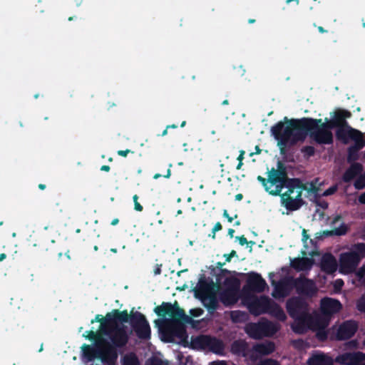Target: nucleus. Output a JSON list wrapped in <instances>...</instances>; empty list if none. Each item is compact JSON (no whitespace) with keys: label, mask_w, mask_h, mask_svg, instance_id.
Instances as JSON below:
<instances>
[{"label":"nucleus","mask_w":365,"mask_h":365,"mask_svg":"<svg viewBox=\"0 0 365 365\" xmlns=\"http://www.w3.org/2000/svg\"><path fill=\"white\" fill-rule=\"evenodd\" d=\"M264 336H272L279 329V326L274 322L266 320L261 322Z\"/></svg>","instance_id":"nucleus-34"},{"label":"nucleus","mask_w":365,"mask_h":365,"mask_svg":"<svg viewBox=\"0 0 365 365\" xmlns=\"http://www.w3.org/2000/svg\"><path fill=\"white\" fill-rule=\"evenodd\" d=\"M223 284L225 289L239 292L240 289V281L235 277H229L225 278Z\"/></svg>","instance_id":"nucleus-36"},{"label":"nucleus","mask_w":365,"mask_h":365,"mask_svg":"<svg viewBox=\"0 0 365 365\" xmlns=\"http://www.w3.org/2000/svg\"><path fill=\"white\" fill-rule=\"evenodd\" d=\"M130 153H133V152L129 149H126L125 150H120L118 151V155L120 156H122V157H126L128 155V154Z\"/></svg>","instance_id":"nucleus-57"},{"label":"nucleus","mask_w":365,"mask_h":365,"mask_svg":"<svg viewBox=\"0 0 365 365\" xmlns=\"http://www.w3.org/2000/svg\"><path fill=\"white\" fill-rule=\"evenodd\" d=\"M365 146V140L361 138L354 141V145H350L347 149V162L349 163H356L359 159V151Z\"/></svg>","instance_id":"nucleus-22"},{"label":"nucleus","mask_w":365,"mask_h":365,"mask_svg":"<svg viewBox=\"0 0 365 365\" xmlns=\"http://www.w3.org/2000/svg\"><path fill=\"white\" fill-rule=\"evenodd\" d=\"M356 189L361 190L365 187V180L364 178H362L361 175L359 178H357L354 184Z\"/></svg>","instance_id":"nucleus-47"},{"label":"nucleus","mask_w":365,"mask_h":365,"mask_svg":"<svg viewBox=\"0 0 365 365\" xmlns=\"http://www.w3.org/2000/svg\"><path fill=\"white\" fill-rule=\"evenodd\" d=\"M271 300L272 299L266 296L252 299L247 304L249 312L255 316L266 314L267 312L268 307L270 306Z\"/></svg>","instance_id":"nucleus-15"},{"label":"nucleus","mask_w":365,"mask_h":365,"mask_svg":"<svg viewBox=\"0 0 365 365\" xmlns=\"http://www.w3.org/2000/svg\"><path fill=\"white\" fill-rule=\"evenodd\" d=\"M122 365H140V361L135 353L130 352L123 357Z\"/></svg>","instance_id":"nucleus-38"},{"label":"nucleus","mask_w":365,"mask_h":365,"mask_svg":"<svg viewBox=\"0 0 365 365\" xmlns=\"http://www.w3.org/2000/svg\"><path fill=\"white\" fill-rule=\"evenodd\" d=\"M363 171V165L359 163H351V165L342 175V180L344 182H350L356 176Z\"/></svg>","instance_id":"nucleus-25"},{"label":"nucleus","mask_w":365,"mask_h":365,"mask_svg":"<svg viewBox=\"0 0 365 365\" xmlns=\"http://www.w3.org/2000/svg\"><path fill=\"white\" fill-rule=\"evenodd\" d=\"M356 308L361 313H365V292L356 302Z\"/></svg>","instance_id":"nucleus-41"},{"label":"nucleus","mask_w":365,"mask_h":365,"mask_svg":"<svg viewBox=\"0 0 365 365\" xmlns=\"http://www.w3.org/2000/svg\"><path fill=\"white\" fill-rule=\"evenodd\" d=\"M245 154V152L244 150H240V155L239 156L237 157V160L239 161V162H242L243 159H244V155Z\"/></svg>","instance_id":"nucleus-61"},{"label":"nucleus","mask_w":365,"mask_h":365,"mask_svg":"<svg viewBox=\"0 0 365 365\" xmlns=\"http://www.w3.org/2000/svg\"><path fill=\"white\" fill-rule=\"evenodd\" d=\"M231 350L235 354L242 356H248L247 344L244 341H235L231 346Z\"/></svg>","instance_id":"nucleus-35"},{"label":"nucleus","mask_w":365,"mask_h":365,"mask_svg":"<svg viewBox=\"0 0 365 365\" xmlns=\"http://www.w3.org/2000/svg\"><path fill=\"white\" fill-rule=\"evenodd\" d=\"M336 137L338 140L342 141L344 144H346L349 139L356 141L363 138V134L359 130L354 129L347 125L337 128V130H336Z\"/></svg>","instance_id":"nucleus-16"},{"label":"nucleus","mask_w":365,"mask_h":365,"mask_svg":"<svg viewBox=\"0 0 365 365\" xmlns=\"http://www.w3.org/2000/svg\"><path fill=\"white\" fill-rule=\"evenodd\" d=\"M351 116V113L350 111L344 109H337L334 113L331 123L334 124L335 128L345 126L348 125L346 119L350 118Z\"/></svg>","instance_id":"nucleus-24"},{"label":"nucleus","mask_w":365,"mask_h":365,"mask_svg":"<svg viewBox=\"0 0 365 365\" xmlns=\"http://www.w3.org/2000/svg\"><path fill=\"white\" fill-rule=\"evenodd\" d=\"M321 269L327 274H333L337 269V262L331 253L324 254L321 259Z\"/></svg>","instance_id":"nucleus-21"},{"label":"nucleus","mask_w":365,"mask_h":365,"mask_svg":"<svg viewBox=\"0 0 365 365\" xmlns=\"http://www.w3.org/2000/svg\"><path fill=\"white\" fill-rule=\"evenodd\" d=\"M314 264V260L309 257H297L292 261V267L297 271L309 270Z\"/></svg>","instance_id":"nucleus-26"},{"label":"nucleus","mask_w":365,"mask_h":365,"mask_svg":"<svg viewBox=\"0 0 365 365\" xmlns=\"http://www.w3.org/2000/svg\"><path fill=\"white\" fill-rule=\"evenodd\" d=\"M361 259L360 255L356 252L342 253L339 258V270L341 273L353 272Z\"/></svg>","instance_id":"nucleus-9"},{"label":"nucleus","mask_w":365,"mask_h":365,"mask_svg":"<svg viewBox=\"0 0 365 365\" xmlns=\"http://www.w3.org/2000/svg\"><path fill=\"white\" fill-rule=\"evenodd\" d=\"M267 313L280 322H284L287 319V316L282 308L272 300L270 302V306L268 307Z\"/></svg>","instance_id":"nucleus-29"},{"label":"nucleus","mask_w":365,"mask_h":365,"mask_svg":"<svg viewBox=\"0 0 365 365\" xmlns=\"http://www.w3.org/2000/svg\"><path fill=\"white\" fill-rule=\"evenodd\" d=\"M316 205L324 210H326L329 207V203L325 200H317Z\"/></svg>","instance_id":"nucleus-53"},{"label":"nucleus","mask_w":365,"mask_h":365,"mask_svg":"<svg viewBox=\"0 0 365 365\" xmlns=\"http://www.w3.org/2000/svg\"><path fill=\"white\" fill-rule=\"evenodd\" d=\"M49 240L46 237H39L33 244V247L36 248V253L43 255L49 251Z\"/></svg>","instance_id":"nucleus-31"},{"label":"nucleus","mask_w":365,"mask_h":365,"mask_svg":"<svg viewBox=\"0 0 365 365\" xmlns=\"http://www.w3.org/2000/svg\"><path fill=\"white\" fill-rule=\"evenodd\" d=\"M342 309L341 302L336 299L324 297L320 302V310L323 315L330 317Z\"/></svg>","instance_id":"nucleus-17"},{"label":"nucleus","mask_w":365,"mask_h":365,"mask_svg":"<svg viewBox=\"0 0 365 365\" xmlns=\"http://www.w3.org/2000/svg\"><path fill=\"white\" fill-rule=\"evenodd\" d=\"M319 187L316 185V183L314 182H311L309 184H305L302 182L300 190L302 194L304 190H306L310 193H317L319 191Z\"/></svg>","instance_id":"nucleus-39"},{"label":"nucleus","mask_w":365,"mask_h":365,"mask_svg":"<svg viewBox=\"0 0 365 365\" xmlns=\"http://www.w3.org/2000/svg\"><path fill=\"white\" fill-rule=\"evenodd\" d=\"M267 287L266 281L257 272H250L247 275L246 283L243 287V291L255 293H261Z\"/></svg>","instance_id":"nucleus-11"},{"label":"nucleus","mask_w":365,"mask_h":365,"mask_svg":"<svg viewBox=\"0 0 365 365\" xmlns=\"http://www.w3.org/2000/svg\"><path fill=\"white\" fill-rule=\"evenodd\" d=\"M346 232H347V227L346 226V225L344 223H342L339 227L335 228L333 230H324V231L317 233V235H319L317 236V238L321 239L324 237H329V236H332V235L341 236V235H344Z\"/></svg>","instance_id":"nucleus-33"},{"label":"nucleus","mask_w":365,"mask_h":365,"mask_svg":"<svg viewBox=\"0 0 365 365\" xmlns=\"http://www.w3.org/2000/svg\"><path fill=\"white\" fill-rule=\"evenodd\" d=\"M222 229V226L220 222H217L212 228L213 235H216V232L221 230Z\"/></svg>","instance_id":"nucleus-56"},{"label":"nucleus","mask_w":365,"mask_h":365,"mask_svg":"<svg viewBox=\"0 0 365 365\" xmlns=\"http://www.w3.org/2000/svg\"><path fill=\"white\" fill-rule=\"evenodd\" d=\"M295 287V278L292 276H286L274 283L272 297L275 299L288 297Z\"/></svg>","instance_id":"nucleus-8"},{"label":"nucleus","mask_w":365,"mask_h":365,"mask_svg":"<svg viewBox=\"0 0 365 365\" xmlns=\"http://www.w3.org/2000/svg\"><path fill=\"white\" fill-rule=\"evenodd\" d=\"M341 362L345 365H365V353L348 352L341 356Z\"/></svg>","instance_id":"nucleus-19"},{"label":"nucleus","mask_w":365,"mask_h":365,"mask_svg":"<svg viewBox=\"0 0 365 365\" xmlns=\"http://www.w3.org/2000/svg\"><path fill=\"white\" fill-rule=\"evenodd\" d=\"M220 302L226 307L236 304L239 299V292L224 289L219 293Z\"/></svg>","instance_id":"nucleus-23"},{"label":"nucleus","mask_w":365,"mask_h":365,"mask_svg":"<svg viewBox=\"0 0 365 365\" xmlns=\"http://www.w3.org/2000/svg\"><path fill=\"white\" fill-rule=\"evenodd\" d=\"M286 309L289 317L294 320L292 329L297 334L305 333L312 322L309 304L300 297H292L286 302Z\"/></svg>","instance_id":"nucleus-4"},{"label":"nucleus","mask_w":365,"mask_h":365,"mask_svg":"<svg viewBox=\"0 0 365 365\" xmlns=\"http://www.w3.org/2000/svg\"><path fill=\"white\" fill-rule=\"evenodd\" d=\"M294 289L299 295L309 298L315 296L318 291L313 280L302 276L295 278Z\"/></svg>","instance_id":"nucleus-10"},{"label":"nucleus","mask_w":365,"mask_h":365,"mask_svg":"<svg viewBox=\"0 0 365 365\" xmlns=\"http://www.w3.org/2000/svg\"><path fill=\"white\" fill-rule=\"evenodd\" d=\"M316 336L319 341H324L328 338V332L324 329H320L317 331Z\"/></svg>","instance_id":"nucleus-44"},{"label":"nucleus","mask_w":365,"mask_h":365,"mask_svg":"<svg viewBox=\"0 0 365 365\" xmlns=\"http://www.w3.org/2000/svg\"><path fill=\"white\" fill-rule=\"evenodd\" d=\"M154 312L159 317H165L168 315L170 317V319L164 321L165 341L172 342L173 338L177 337L181 341L187 343L188 335L185 324H192L195 321L185 314L177 301L173 304L163 302L161 305L155 307Z\"/></svg>","instance_id":"nucleus-2"},{"label":"nucleus","mask_w":365,"mask_h":365,"mask_svg":"<svg viewBox=\"0 0 365 365\" xmlns=\"http://www.w3.org/2000/svg\"><path fill=\"white\" fill-rule=\"evenodd\" d=\"M103 346L98 347V357L106 364H114L118 359V351L116 346L110 344V342L103 340Z\"/></svg>","instance_id":"nucleus-13"},{"label":"nucleus","mask_w":365,"mask_h":365,"mask_svg":"<svg viewBox=\"0 0 365 365\" xmlns=\"http://www.w3.org/2000/svg\"><path fill=\"white\" fill-rule=\"evenodd\" d=\"M355 250L361 257H365V243H357L355 245Z\"/></svg>","instance_id":"nucleus-46"},{"label":"nucleus","mask_w":365,"mask_h":365,"mask_svg":"<svg viewBox=\"0 0 365 365\" xmlns=\"http://www.w3.org/2000/svg\"><path fill=\"white\" fill-rule=\"evenodd\" d=\"M106 319H107V314H106V316L104 317L101 314H97L96 316L95 319L91 320V323L93 324L95 322H100L101 323L100 330H101V332L103 334V327H104L103 326V324H104V323H106Z\"/></svg>","instance_id":"nucleus-43"},{"label":"nucleus","mask_w":365,"mask_h":365,"mask_svg":"<svg viewBox=\"0 0 365 365\" xmlns=\"http://www.w3.org/2000/svg\"><path fill=\"white\" fill-rule=\"evenodd\" d=\"M359 325L354 320H346L342 322L338 327L336 333V339L338 341H345L353 337L357 331Z\"/></svg>","instance_id":"nucleus-12"},{"label":"nucleus","mask_w":365,"mask_h":365,"mask_svg":"<svg viewBox=\"0 0 365 365\" xmlns=\"http://www.w3.org/2000/svg\"><path fill=\"white\" fill-rule=\"evenodd\" d=\"M161 267V265H158V264L156 265V267L153 271L155 275L160 274V273H161V267Z\"/></svg>","instance_id":"nucleus-60"},{"label":"nucleus","mask_w":365,"mask_h":365,"mask_svg":"<svg viewBox=\"0 0 365 365\" xmlns=\"http://www.w3.org/2000/svg\"><path fill=\"white\" fill-rule=\"evenodd\" d=\"M190 314L193 317H198L203 314V310L200 308L192 309L190 310Z\"/></svg>","instance_id":"nucleus-51"},{"label":"nucleus","mask_w":365,"mask_h":365,"mask_svg":"<svg viewBox=\"0 0 365 365\" xmlns=\"http://www.w3.org/2000/svg\"><path fill=\"white\" fill-rule=\"evenodd\" d=\"M275 344L273 341H265L255 344L249 354V359L252 361H256L259 356H267L275 351Z\"/></svg>","instance_id":"nucleus-14"},{"label":"nucleus","mask_w":365,"mask_h":365,"mask_svg":"<svg viewBox=\"0 0 365 365\" xmlns=\"http://www.w3.org/2000/svg\"><path fill=\"white\" fill-rule=\"evenodd\" d=\"M133 309L130 314L128 313V322L139 339H150L151 329L148 320L144 314L139 312H133Z\"/></svg>","instance_id":"nucleus-7"},{"label":"nucleus","mask_w":365,"mask_h":365,"mask_svg":"<svg viewBox=\"0 0 365 365\" xmlns=\"http://www.w3.org/2000/svg\"><path fill=\"white\" fill-rule=\"evenodd\" d=\"M215 284L212 279H207L205 274H201L197 286L195 288V296L198 298L214 292Z\"/></svg>","instance_id":"nucleus-18"},{"label":"nucleus","mask_w":365,"mask_h":365,"mask_svg":"<svg viewBox=\"0 0 365 365\" xmlns=\"http://www.w3.org/2000/svg\"><path fill=\"white\" fill-rule=\"evenodd\" d=\"M87 334H83V336L87 339L91 341H98L101 340L103 341V339L101 336L100 334L98 332H95L92 330L86 331Z\"/></svg>","instance_id":"nucleus-40"},{"label":"nucleus","mask_w":365,"mask_h":365,"mask_svg":"<svg viewBox=\"0 0 365 365\" xmlns=\"http://www.w3.org/2000/svg\"><path fill=\"white\" fill-rule=\"evenodd\" d=\"M286 188L287 190L281 195V198L287 196H291L294 193V190H301L302 180L299 178H289L287 180Z\"/></svg>","instance_id":"nucleus-30"},{"label":"nucleus","mask_w":365,"mask_h":365,"mask_svg":"<svg viewBox=\"0 0 365 365\" xmlns=\"http://www.w3.org/2000/svg\"><path fill=\"white\" fill-rule=\"evenodd\" d=\"M133 200L134 202V209L138 212H142L143 210V206L138 202V196L137 195H134L133 197Z\"/></svg>","instance_id":"nucleus-48"},{"label":"nucleus","mask_w":365,"mask_h":365,"mask_svg":"<svg viewBox=\"0 0 365 365\" xmlns=\"http://www.w3.org/2000/svg\"><path fill=\"white\" fill-rule=\"evenodd\" d=\"M210 365H227V364L224 361H220L212 362Z\"/></svg>","instance_id":"nucleus-63"},{"label":"nucleus","mask_w":365,"mask_h":365,"mask_svg":"<svg viewBox=\"0 0 365 365\" xmlns=\"http://www.w3.org/2000/svg\"><path fill=\"white\" fill-rule=\"evenodd\" d=\"M359 202L361 204H364L365 205V192L360 195V197H359Z\"/></svg>","instance_id":"nucleus-64"},{"label":"nucleus","mask_w":365,"mask_h":365,"mask_svg":"<svg viewBox=\"0 0 365 365\" xmlns=\"http://www.w3.org/2000/svg\"><path fill=\"white\" fill-rule=\"evenodd\" d=\"M223 217H226L229 222H232L233 221V217L230 216V215L228 214V212H227V210H224V211H223Z\"/></svg>","instance_id":"nucleus-58"},{"label":"nucleus","mask_w":365,"mask_h":365,"mask_svg":"<svg viewBox=\"0 0 365 365\" xmlns=\"http://www.w3.org/2000/svg\"><path fill=\"white\" fill-rule=\"evenodd\" d=\"M147 365H163V361L158 357H152L147 361Z\"/></svg>","instance_id":"nucleus-50"},{"label":"nucleus","mask_w":365,"mask_h":365,"mask_svg":"<svg viewBox=\"0 0 365 365\" xmlns=\"http://www.w3.org/2000/svg\"><path fill=\"white\" fill-rule=\"evenodd\" d=\"M81 349L83 356L88 361H93L96 357H98V347L94 348L91 345L84 344Z\"/></svg>","instance_id":"nucleus-37"},{"label":"nucleus","mask_w":365,"mask_h":365,"mask_svg":"<svg viewBox=\"0 0 365 365\" xmlns=\"http://www.w3.org/2000/svg\"><path fill=\"white\" fill-rule=\"evenodd\" d=\"M128 322V311L126 309L120 311L114 309L107 313L106 323L103 324V334L108 336L110 344L123 348L128 342L129 336L126 331V327L123 323Z\"/></svg>","instance_id":"nucleus-3"},{"label":"nucleus","mask_w":365,"mask_h":365,"mask_svg":"<svg viewBox=\"0 0 365 365\" xmlns=\"http://www.w3.org/2000/svg\"><path fill=\"white\" fill-rule=\"evenodd\" d=\"M190 348L195 350H210L213 353H221L224 349V344L216 337L200 334L192 336L190 340Z\"/></svg>","instance_id":"nucleus-6"},{"label":"nucleus","mask_w":365,"mask_h":365,"mask_svg":"<svg viewBox=\"0 0 365 365\" xmlns=\"http://www.w3.org/2000/svg\"><path fill=\"white\" fill-rule=\"evenodd\" d=\"M337 190V187L336 185H333V186H331L330 187H329L328 189H327L326 190H324V192L322 193V196H329V195H331L333 194H334Z\"/></svg>","instance_id":"nucleus-49"},{"label":"nucleus","mask_w":365,"mask_h":365,"mask_svg":"<svg viewBox=\"0 0 365 365\" xmlns=\"http://www.w3.org/2000/svg\"><path fill=\"white\" fill-rule=\"evenodd\" d=\"M257 179L259 182H260L262 183V186L264 187V190H266V187H268V186H269L268 183L269 182L268 181V178L266 179V178L259 175V176H257Z\"/></svg>","instance_id":"nucleus-52"},{"label":"nucleus","mask_w":365,"mask_h":365,"mask_svg":"<svg viewBox=\"0 0 365 365\" xmlns=\"http://www.w3.org/2000/svg\"><path fill=\"white\" fill-rule=\"evenodd\" d=\"M199 299L202 301L205 307L210 312L215 311L218 307V300L215 292L202 296Z\"/></svg>","instance_id":"nucleus-28"},{"label":"nucleus","mask_w":365,"mask_h":365,"mask_svg":"<svg viewBox=\"0 0 365 365\" xmlns=\"http://www.w3.org/2000/svg\"><path fill=\"white\" fill-rule=\"evenodd\" d=\"M307 364L309 365H333V360L324 354L314 355L308 359Z\"/></svg>","instance_id":"nucleus-32"},{"label":"nucleus","mask_w":365,"mask_h":365,"mask_svg":"<svg viewBox=\"0 0 365 365\" xmlns=\"http://www.w3.org/2000/svg\"><path fill=\"white\" fill-rule=\"evenodd\" d=\"M309 238V235L307 234V230L303 229L302 230V241L307 242V240Z\"/></svg>","instance_id":"nucleus-59"},{"label":"nucleus","mask_w":365,"mask_h":365,"mask_svg":"<svg viewBox=\"0 0 365 365\" xmlns=\"http://www.w3.org/2000/svg\"><path fill=\"white\" fill-rule=\"evenodd\" d=\"M286 123L279 121L272 126L271 133L279 147L280 153L284 155L288 148L304 143L309 137L317 144L330 145L333 143V134L331 129L335 126L330 120L323 123L322 119L302 118L288 120ZM327 120V118H326Z\"/></svg>","instance_id":"nucleus-1"},{"label":"nucleus","mask_w":365,"mask_h":365,"mask_svg":"<svg viewBox=\"0 0 365 365\" xmlns=\"http://www.w3.org/2000/svg\"><path fill=\"white\" fill-rule=\"evenodd\" d=\"M301 153L307 158L314 156L315 154V148L312 145L303 146L301 148Z\"/></svg>","instance_id":"nucleus-42"},{"label":"nucleus","mask_w":365,"mask_h":365,"mask_svg":"<svg viewBox=\"0 0 365 365\" xmlns=\"http://www.w3.org/2000/svg\"><path fill=\"white\" fill-rule=\"evenodd\" d=\"M245 331L250 338L254 339H260L264 336L261 322L248 324L246 326Z\"/></svg>","instance_id":"nucleus-27"},{"label":"nucleus","mask_w":365,"mask_h":365,"mask_svg":"<svg viewBox=\"0 0 365 365\" xmlns=\"http://www.w3.org/2000/svg\"><path fill=\"white\" fill-rule=\"evenodd\" d=\"M235 256H237V252L235 250H232L230 254L224 255V257H225V261L227 262H230L232 257Z\"/></svg>","instance_id":"nucleus-54"},{"label":"nucleus","mask_w":365,"mask_h":365,"mask_svg":"<svg viewBox=\"0 0 365 365\" xmlns=\"http://www.w3.org/2000/svg\"><path fill=\"white\" fill-rule=\"evenodd\" d=\"M295 198L292 196H287L281 198L282 205L289 211H295L299 210L304 203L302 196L301 191L297 190Z\"/></svg>","instance_id":"nucleus-20"},{"label":"nucleus","mask_w":365,"mask_h":365,"mask_svg":"<svg viewBox=\"0 0 365 365\" xmlns=\"http://www.w3.org/2000/svg\"><path fill=\"white\" fill-rule=\"evenodd\" d=\"M267 174L270 185L266 187V192L271 195L281 197L282 190L286 187L288 178L286 167L282 163L278 162L277 169L272 168Z\"/></svg>","instance_id":"nucleus-5"},{"label":"nucleus","mask_w":365,"mask_h":365,"mask_svg":"<svg viewBox=\"0 0 365 365\" xmlns=\"http://www.w3.org/2000/svg\"><path fill=\"white\" fill-rule=\"evenodd\" d=\"M257 365H280V364L275 359H265L260 360Z\"/></svg>","instance_id":"nucleus-45"},{"label":"nucleus","mask_w":365,"mask_h":365,"mask_svg":"<svg viewBox=\"0 0 365 365\" xmlns=\"http://www.w3.org/2000/svg\"><path fill=\"white\" fill-rule=\"evenodd\" d=\"M341 215H336V216H335V217L333 218L332 221H331V225H335L337 222H339V220H341Z\"/></svg>","instance_id":"nucleus-62"},{"label":"nucleus","mask_w":365,"mask_h":365,"mask_svg":"<svg viewBox=\"0 0 365 365\" xmlns=\"http://www.w3.org/2000/svg\"><path fill=\"white\" fill-rule=\"evenodd\" d=\"M236 240H238L240 245L242 246L245 245H248V241L244 235H242L240 237H236Z\"/></svg>","instance_id":"nucleus-55"}]
</instances>
